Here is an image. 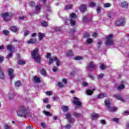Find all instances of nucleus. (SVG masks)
I'll use <instances>...</instances> for the list:
<instances>
[{
  "instance_id": "obj_14",
  "label": "nucleus",
  "mask_w": 129,
  "mask_h": 129,
  "mask_svg": "<svg viewBox=\"0 0 129 129\" xmlns=\"http://www.w3.org/2000/svg\"><path fill=\"white\" fill-rule=\"evenodd\" d=\"M37 39L36 38H31L27 41V44H36Z\"/></svg>"
},
{
  "instance_id": "obj_61",
  "label": "nucleus",
  "mask_w": 129,
  "mask_h": 129,
  "mask_svg": "<svg viewBox=\"0 0 129 129\" xmlns=\"http://www.w3.org/2000/svg\"><path fill=\"white\" fill-rule=\"evenodd\" d=\"M92 36L94 38H96V36H97V34L96 33L94 32V33H93Z\"/></svg>"
},
{
  "instance_id": "obj_42",
  "label": "nucleus",
  "mask_w": 129,
  "mask_h": 129,
  "mask_svg": "<svg viewBox=\"0 0 129 129\" xmlns=\"http://www.w3.org/2000/svg\"><path fill=\"white\" fill-rule=\"evenodd\" d=\"M3 33L6 36H8L9 34H10V32H9V31L7 30H3Z\"/></svg>"
},
{
  "instance_id": "obj_16",
  "label": "nucleus",
  "mask_w": 129,
  "mask_h": 129,
  "mask_svg": "<svg viewBox=\"0 0 129 129\" xmlns=\"http://www.w3.org/2000/svg\"><path fill=\"white\" fill-rule=\"evenodd\" d=\"M81 12H85L86 11V5H82L79 8Z\"/></svg>"
},
{
  "instance_id": "obj_55",
  "label": "nucleus",
  "mask_w": 129,
  "mask_h": 129,
  "mask_svg": "<svg viewBox=\"0 0 129 129\" xmlns=\"http://www.w3.org/2000/svg\"><path fill=\"white\" fill-rule=\"evenodd\" d=\"M112 120H113V121H115V122H117V123L118 122V118H113L112 119Z\"/></svg>"
},
{
  "instance_id": "obj_37",
  "label": "nucleus",
  "mask_w": 129,
  "mask_h": 129,
  "mask_svg": "<svg viewBox=\"0 0 129 129\" xmlns=\"http://www.w3.org/2000/svg\"><path fill=\"white\" fill-rule=\"evenodd\" d=\"M53 29L55 32H61V28L60 27H55L53 28Z\"/></svg>"
},
{
  "instance_id": "obj_40",
  "label": "nucleus",
  "mask_w": 129,
  "mask_h": 129,
  "mask_svg": "<svg viewBox=\"0 0 129 129\" xmlns=\"http://www.w3.org/2000/svg\"><path fill=\"white\" fill-rule=\"evenodd\" d=\"M13 57V51H11L9 54L7 56V59H9V58H12Z\"/></svg>"
},
{
  "instance_id": "obj_31",
  "label": "nucleus",
  "mask_w": 129,
  "mask_h": 129,
  "mask_svg": "<svg viewBox=\"0 0 129 129\" xmlns=\"http://www.w3.org/2000/svg\"><path fill=\"white\" fill-rule=\"evenodd\" d=\"M106 94H100L98 95V98H104V97H106Z\"/></svg>"
},
{
  "instance_id": "obj_30",
  "label": "nucleus",
  "mask_w": 129,
  "mask_h": 129,
  "mask_svg": "<svg viewBox=\"0 0 129 129\" xmlns=\"http://www.w3.org/2000/svg\"><path fill=\"white\" fill-rule=\"evenodd\" d=\"M61 109H62V111H63V112H66L68 111V110H69V108H68V107L66 106H63L61 108Z\"/></svg>"
},
{
  "instance_id": "obj_62",
  "label": "nucleus",
  "mask_w": 129,
  "mask_h": 129,
  "mask_svg": "<svg viewBox=\"0 0 129 129\" xmlns=\"http://www.w3.org/2000/svg\"><path fill=\"white\" fill-rule=\"evenodd\" d=\"M41 126H42V127H46V123H41Z\"/></svg>"
},
{
  "instance_id": "obj_17",
  "label": "nucleus",
  "mask_w": 129,
  "mask_h": 129,
  "mask_svg": "<svg viewBox=\"0 0 129 129\" xmlns=\"http://www.w3.org/2000/svg\"><path fill=\"white\" fill-rule=\"evenodd\" d=\"M73 115L75 117H76L77 118H78L79 117H81L83 116L82 114L75 112L73 113Z\"/></svg>"
},
{
  "instance_id": "obj_60",
  "label": "nucleus",
  "mask_w": 129,
  "mask_h": 129,
  "mask_svg": "<svg viewBox=\"0 0 129 129\" xmlns=\"http://www.w3.org/2000/svg\"><path fill=\"white\" fill-rule=\"evenodd\" d=\"M30 32L29 31H26L24 33V36H28L29 35Z\"/></svg>"
},
{
  "instance_id": "obj_46",
  "label": "nucleus",
  "mask_w": 129,
  "mask_h": 129,
  "mask_svg": "<svg viewBox=\"0 0 129 129\" xmlns=\"http://www.w3.org/2000/svg\"><path fill=\"white\" fill-rule=\"evenodd\" d=\"M103 76H104V75L103 74H100L97 76V79H101V78H102Z\"/></svg>"
},
{
  "instance_id": "obj_64",
  "label": "nucleus",
  "mask_w": 129,
  "mask_h": 129,
  "mask_svg": "<svg viewBox=\"0 0 129 129\" xmlns=\"http://www.w3.org/2000/svg\"><path fill=\"white\" fill-rule=\"evenodd\" d=\"M26 129H33V126H32V125L28 126L27 127Z\"/></svg>"
},
{
  "instance_id": "obj_47",
  "label": "nucleus",
  "mask_w": 129,
  "mask_h": 129,
  "mask_svg": "<svg viewBox=\"0 0 129 129\" xmlns=\"http://www.w3.org/2000/svg\"><path fill=\"white\" fill-rule=\"evenodd\" d=\"M100 12H101V7L98 6L97 9V14H100Z\"/></svg>"
},
{
  "instance_id": "obj_5",
  "label": "nucleus",
  "mask_w": 129,
  "mask_h": 129,
  "mask_svg": "<svg viewBox=\"0 0 129 129\" xmlns=\"http://www.w3.org/2000/svg\"><path fill=\"white\" fill-rule=\"evenodd\" d=\"M55 61L56 62V66H57V67H59L60 66V64H61V62L59 60V58L57 57V56H54L53 58H49L48 60V65H51L53 63V61Z\"/></svg>"
},
{
  "instance_id": "obj_3",
  "label": "nucleus",
  "mask_w": 129,
  "mask_h": 129,
  "mask_svg": "<svg viewBox=\"0 0 129 129\" xmlns=\"http://www.w3.org/2000/svg\"><path fill=\"white\" fill-rule=\"evenodd\" d=\"M114 44L113 41V36L112 34L107 35L106 37V41L105 42V45L106 46H111Z\"/></svg>"
},
{
  "instance_id": "obj_26",
  "label": "nucleus",
  "mask_w": 129,
  "mask_h": 129,
  "mask_svg": "<svg viewBox=\"0 0 129 129\" xmlns=\"http://www.w3.org/2000/svg\"><path fill=\"white\" fill-rule=\"evenodd\" d=\"M10 30L12 32H18V28H17V27L16 26H11L10 27Z\"/></svg>"
},
{
  "instance_id": "obj_57",
  "label": "nucleus",
  "mask_w": 129,
  "mask_h": 129,
  "mask_svg": "<svg viewBox=\"0 0 129 129\" xmlns=\"http://www.w3.org/2000/svg\"><path fill=\"white\" fill-rule=\"evenodd\" d=\"M71 127V125H70V124H68L66 126V128H67V129H70Z\"/></svg>"
},
{
  "instance_id": "obj_51",
  "label": "nucleus",
  "mask_w": 129,
  "mask_h": 129,
  "mask_svg": "<svg viewBox=\"0 0 129 129\" xmlns=\"http://www.w3.org/2000/svg\"><path fill=\"white\" fill-rule=\"evenodd\" d=\"M46 95H52V92L50 91H48L46 92H45Z\"/></svg>"
},
{
  "instance_id": "obj_22",
  "label": "nucleus",
  "mask_w": 129,
  "mask_h": 129,
  "mask_svg": "<svg viewBox=\"0 0 129 129\" xmlns=\"http://www.w3.org/2000/svg\"><path fill=\"white\" fill-rule=\"evenodd\" d=\"M18 64L19 65H25V64H26V60L24 59H20L18 61Z\"/></svg>"
},
{
  "instance_id": "obj_49",
  "label": "nucleus",
  "mask_w": 129,
  "mask_h": 129,
  "mask_svg": "<svg viewBox=\"0 0 129 129\" xmlns=\"http://www.w3.org/2000/svg\"><path fill=\"white\" fill-rule=\"evenodd\" d=\"M88 77H89V78H91L92 79V80H94V77H93L92 76V75L90 74H89L88 75Z\"/></svg>"
},
{
  "instance_id": "obj_6",
  "label": "nucleus",
  "mask_w": 129,
  "mask_h": 129,
  "mask_svg": "<svg viewBox=\"0 0 129 129\" xmlns=\"http://www.w3.org/2000/svg\"><path fill=\"white\" fill-rule=\"evenodd\" d=\"M77 17V16H76V14L74 13H72L70 16V23L72 27H74L75 25H76L75 19H76Z\"/></svg>"
},
{
  "instance_id": "obj_36",
  "label": "nucleus",
  "mask_w": 129,
  "mask_h": 129,
  "mask_svg": "<svg viewBox=\"0 0 129 129\" xmlns=\"http://www.w3.org/2000/svg\"><path fill=\"white\" fill-rule=\"evenodd\" d=\"M96 5V4H95V3H94V2H90L89 7H90V8H94V7H95Z\"/></svg>"
},
{
  "instance_id": "obj_53",
  "label": "nucleus",
  "mask_w": 129,
  "mask_h": 129,
  "mask_svg": "<svg viewBox=\"0 0 129 129\" xmlns=\"http://www.w3.org/2000/svg\"><path fill=\"white\" fill-rule=\"evenodd\" d=\"M5 129H11V126L8 124H6L5 126Z\"/></svg>"
},
{
  "instance_id": "obj_10",
  "label": "nucleus",
  "mask_w": 129,
  "mask_h": 129,
  "mask_svg": "<svg viewBox=\"0 0 129 129\" xmlns=\"http://www.w3.org/2000/svg\"><path fill=\"white\" fill-rule=\"evenodd\" d=\"M125 24V21L124 18H120L116 22V26L119 27V26H122Z\"/></svg>"
},
{
  "instance_id": "obj_12",
  "label": "nucleus",
  "mask_w": 129,
  "mask_h": 129,
  "mask_svg": "<svg viewBox=\"0 0 129 129\" xmlns=\"http://www.w3.org/2000/svg\"><path fill=\"white\" fill-rule=\"evenodd\" d=\"M99 117V115L96 113H92L91 114V118L92 120H95Z\"/></svg>"
},
{
  "instance_id": "obj_58",
  "label": "nucleus",
  "mask_w": 129,
  "mask_h": 129,
  "mask_svg": "<svg viewBox=\"0 0 129 129\" xmlns=\"http://www.w3.org/2000/svg\"><path fill=\"white\" fill-rule=\"evenodd\" d=\"M62 82L64 84H66L67 83V79L63 78L62 79Z\"/></svg>"
},
{
  "instance_id": "obj_8",
  "label": "nucleus",
  "mask_w": 129,
  "mask_h": 129,
  "mask_svg": "<svg viewBox=\"0 0 129 129\" xmlns=\"http://www.w3.org/2000/svg\"><path fill=\"white\" fill-rule=\"evenodd\" d=\"M66 117L67 118L68 122H70V123H72V122H74L75 121V119H74V118H72V116L70 112L67 113Z\"/></svg>"
},
{
  "instance_id": "obj_13",
  "label": "nucleus",
  "mask_w": 129,
  "mask_h": 129,
  "mask_svg": "<svg viewBox=\"0 0 129 129\" xmlns=\"http://www.w3.org/2000/svg\"><path fill=\"white\" fill-rule=\"evenodd\" d=\"M74 103H75V105H77L78 106H81L82 103L81 102L78 100V98L75 97H74Z\"/></svg>"
},
{
  "instance_id": "obj_63",
  "label": "nucleus",
  "mask_w": 129,
  "mask_h": 129,
  "mask_svg": "<svg viewBox=\"0 0 129 129\" xmlns=\"http://www.w3.org/2000/svg\"><path fill=\"white\" fill-rule=\"evenodd\" d=\"M102 44V41L99 40V41L98 42V43H97V44L98 46H100Z\"/></svg>"
},
{
  "instance_id": "obj_19",
  "label": "nucleus",
  "mask_w": 129,
  "mask_h": 129,
  "mask_svg": "<svg viewBox=\"0 0 129 129\" xmlns=\"http://www.w3.org/2000/svg\"><path fill=\"white\" fill-rule=\"evenodd\" d=\"M44 36L45 34L44 33L40 32L38 34V40H39V41H42Z\"/></svg>"
},
{
  "instance_id": "obj_21",
  "label": "nucleus",
  "mask_w": 129,
  "mask_h": 129,
  "mask_svg": "<svg viewBox=\"0 0 129 129\" xmlns=\"http://www.w3.org/2000/svg\"><path fill=\"white\" fill-rule=\"evenodd\" d=\"M7 49L9 50V51H11V52H13V50L15 49V47L12 45H8L7 46Z\"/></svg>"
},
{
  "instance_id": "obj_56",
  "label": "nucleus",
  "mask_w": 129,
  "mask_h": 129,
  "mask_svg": "<svg viewBox=\"0 0 129 129\" xmlns=\"http://www.w3.org/2000/svg\"><path fill=\"white\" fill-rule=\"evenodd\" d=\"M48 101H49V100L47 98L43 99V102L44 103H48Z\"/></svg>"
},
{
  "instance_id": "obj_9",
  "label": "nucleus",
  "mask_w": 129,
  "mask_h": 129,
  "mask_svg": "<svg viewBox=\"0 0 129 129\" xmlns=\"http://www.w3.org/2000/svg\"><path fill=\"white\" fill-rule=\"evenodd\" d=\"M96 68V66H95V64L93 63V61H91L88 64V66L86 67V69L87 70H90V71H92V70H94Z\"/></svg>"
},
{
  "instance_id": "obj_50",
  "label": "nucleus",
  "mask_w": 129,
  "mask_h": 129,
  "mask_svg": "<svg viewBox=\"0 0 129 129\" xmlns=\"http://www.w3.org/2000/svg\"><path fill=\"white\" fill-rule=\"evenodd\" d=\"M52 71L53 72H57L58 71V68L56 67H53L52 68Z\"/></svg>"
},
{
  "instance_id": "obj_2",
  "label": "nucleus",
  "mask_w": 129,
  "mask_h": 129,
  "mask_svg": "<svg viewBox=\"0 0 129 129\" xmlns=\"http://www.w3.org/2000/svg\"><path fill=\"white\" fill-rule=\"evenodd\" d=\"M18 116L26 117V116H30V112L27 110V109L24 106H21L20 108V110L17 112Z\"/></svg>"
},
{
  "instance_id": "obj_35",
  "label": "nucleus",
  "mask_w": 129,
  "mask_h": 129,
  "mask_svg": "<svg viewBox=\"0 0 129 129\" xmlns=\"http://www.w3.org/2000/svg\"><path fill=\"white\" fill-rule=\"evenodd\" d=\"M41 8H42V5L41 4H39L38 6H36L35 10L36 11H40Z\"/></svg>"
},
{
  "instance_id": "obj_33",
  "label": "nucleus",
  "mask_w": 129,
  "mask_h": 129,
  "mask_svg": "<svg viewBox=\"0 0 129 129\" xmlns=\"http://www.w3.org/2000/svg\"><path fill=\"white\" fill-rule=\"evenodd\" d=\"M110 7H111V4L110 3H106L103 4L104 8H110Z\"/></svg>"
},
{
  "instance_id": "obj_41",
  "label": "nucleus",
  "mask_w": 129,
  "mask_h": 129,
  "mask_svg": "<svg viewBox=\"0 0 129 129\" xmlns=\"http://www.w3.org/2000/svg\"><path fill=\"white\" fill-rule=\"evenodd\" d=\"M100 68L101 69V70H104L105 68H106V67L104 65L103 63H101L100 66Z\"/></svg>"
},
{
  "instance_id": "obj_15",
  "label": "nucleus",
  "mask_w": 129,
  "mask_h": 129,
  "mask_svg": "<svg viewBox=\"0 0 129 129\" xmlns=\"http://www.w3.org/2000/svg\"><path fill=\"white\" fill-rule=\"evenodd\" d=\"M0 79H2L3 80L5 79V74H4V72H3V69L1 67H0Z\"/></svg>"
},
{
  "instance_id": "obj_34",
  "label": "nucleus",
  "mask_w": 129,
  "mask_h": 129,
  "mask_svg": "<svg viewBox=\"0 0 129 129\" xmlns=\"http://www.w3.org/2000/svg\"><path fill=\"white\" fill-rule=\"evenodd\" d=\"M14 93H9L8 94V97L9 99H13V98H14Z\"/></svg>"
},
{
  "instance_id": "obj_39",
  "label": "nucleus",
  "mask_w": 129,
  "mask_h": 129,
  "mask_svg": "<svg viewBox=\"0 0 129 129\" xmlns=\"http://www.w3.org/2000/svg\"><path fill=\"white\" fill-rule=\"evenodd\" d=\"M41 26L42 27H47V26H48V23L45 21H43L41 22Z\"/></svg>"
},
{
  "instance_id": "obj_23",
  "label": "nucleus",
  "mask_w": 129,
  "mask_h": 129,
  "mask_svg": "<svg viewBox=\"0 0 129 129\" xmlns=\"http://www.w3.org/2000/svg\"><path fill=\"white\" fill-rule=\"evenodd\" d=\"M34 80L36 83H40V82H41V80L40 79V78L38 77L37 76L34 77Z\"/></svg>"
},
{
  "instance_id": "obj_20",
  "label": "nucleus",
  "mask_w": 129,
  "mask_h": 129,
  "mask_svg": "<svg viewBox=\"0 0 129 129\" xmlns=\"http://www.w3.org/2000/svg\"><path fill=\"white\" fill-rule=\"evenodd\" d=\"M95 90V89H93L92 90H86V94L88 95H92V93H93V91Z\"/></svg>"
},
{
  "instance_id": "obj_4",
  "label": "nucleus",
  "mask_w": 129,
  "mask_h": 129,
  "mask_svg": "<svg viewBox=\"0 0 129 129\" xmlns=\"http://www.w3.org/2000/svg\"><path fill=\"white\" fill-rule=\"evenodd\" d=\"M105 105H106V106H107L108 110L110 112H114L116 111V110H117V108H116L115 107L110 106V102L109 101V100H108V99H106L105 100Z\"/></svg>"
},
{
  "instance_id": "obj_38",
  "label": "nucleus",
  "mask_w": 129,
  "mask_h": 129,
  "mask_svg": "<svg viewBox=\"0 0 129 129\" xmlns=\"http://www.w3.org/2000/svg\"><path fill=\"white\" fill-rule=\"evenodd\" d=\"M29 5L30 7L33 8V7H35V6H36V3H35V2L33 1H31L29 3Z\"/></svg>"
},
{
  "instance_id": "obj_24",
  "label": "nucleus",
  "mask_w": 129,
  "mask_h": 129,
  "mask_svg": "<svg viewBox=\"0 0 129 129\" xmlns=\"http://www.w3.org/2000/svg\"><path fill=\"white\" fill-rule=\"evenodd\" d=\"M128 4L126 2H124L121 4V6L122 8H124L125 9L127 8Z\"/></svg>"
},
{
  "instance_id": "obj_52",
  "label": "nucleus",
  "mask_w": 129,
  "mask_h": 129,
  "mask_svg": "<svg viewBox=\"0 0 129 129\" xmlns=\"http://www.w3.org/2000/svg\"><path fill=\"white\" fill-rule=\"evenodd\" d=\"M58 87H59L60 88H62V87H63V86H64V85H63V83H58Z\"/></svg>"
},
{
  "instance_id": "obj_59",
  "label": "nucleus",
  "mask_w": 129,
  "mask_h": 129,
  "mask_svg": "<svg viewBox=\"0 0 129 129\" xmlns=\"http://www.w3.org/2000/svg\"><path fill=\"white\" fill-rule=\"evenodd\" d=\"M82 85L84 87H85V86H87V85H88V84H87V82H84L83 83H82Z\"/></svg>"
},
{
  "instance_id": "obj_32",
  "label": "nucleus",
  "mask_w": 129,
  "mask_h": 129,
  "mask_svg": "<svg viewBox=\"0 0 129 129\" xmlns=\"http://www.w3.org/2000/svg\"><path fill=\"white\" fill-rule=\"evenodd\" d=\"M40 73L42 74V75H43V76H46V70H45L44 69H42L40 70Z\"/></svg>"
},
{
  "instance_id": "obj_27",
  "label": "nucleus",
  "mask_w": 129,
  "mask_h": 129,
  "mask_svg": "<svg viewBox=\"0 0 129 129\" xmlns=\"http://www.w3.org/2000/svg\"><path fill=\"white\" fill-rule=\"evenodd\" d=\"M82 59H83V57L80 56H77L73 58V60H75L76 61L82 60Z\"/></svg>"
},
{
  "instance_id": "obj_1",
  "label": "nucleus",
  "mask_w": 129,
  "mask_h": 129,
  "mask_svg": "<svg viewBox=\"0 0 129 129\" xmlns=\"http://www.w3.org/2000/svg\"><path fill=\"white\" fill-rule=\"evenodd\" d=\"M32 59H34L37 63H40L41 61V55L39 54V48H36L31 52Z\"/></svg>"
},
{
  "instance_id": "obj_7",
  "label": "nucleus",
  "mask_w": 129,
  "mask_h": 129,
  "mask_svg": "<svg viewBox=\"0 0 129 129\" xmlns=\"http://www.w3.org/2000/svg\"><path fill=\"white\" fill-rule=\"evenodd\" d=\"M13 16L12 14L5 13L2 15V17L4 21H10L11 17Z\"/></svg>"
},
{
  "instance_id": "obj_25",
  "label": "nucleus",
  "mask_w": 129,
  "mask_h": 129,
  "mask_svg": "<svg viewBox=\"0 0 129 129\" xmlns=\"http://www.w3.org/2000/svg\"><path fill=\"white\" fill-rule=\"evenodd\" d=\"M115 97L116 98H117L118 100H120V101H122V102H124V100L123 99V98H122V97H121V96H120V95H115Z\"/></svg>"
},
{
  "instance_id": "obj_43",
  "label": "nucleus",
  "mask_w": 129,
  "mask_h": 129,
  "mask_svg": "<svg viewBox=\"0 0 129 129\" xmlns=\"http://www.w3.org/2000/svg\"><path fill=\"white\" fill-rule=\"evenodd\" d=\"M72 5H67L65 7V10H70L73 8Z\"/></svg>"
},
{
  "instance_id": "obj_54",
  "label": "nucleus",
  "mask_w": 129,
  "mask_h": 129,
  "mask_svg": "<svg viewBox=\"0 0 129 129\" xmlns=\"http://www.w3.org/2000/svg\"><path fill=\"white\" fill-rule=\"evenodd\" d=\"M84 37L85 38H89V37H90V34L89 33H86L85 34Z\"/></svg>"
},
{
  "instance_id": "obj_28",
  "label": "nucleus",
  "mask_w": 129,
  "mask_h": 129,
  "mask_svg": "<svg viewBox=\"0 0 129 129\" xmlns=\"http://www.w3.org/2000/svg\"><path fill=\"white\" fill-rule=\"evenodd\" d=\"M67 55L68 57H72V56L74 55V53H73V51L69 50L68 51Z\"/></svg>"
},
{
  "instance_id": "obj_48",
  "label": "nucleus",
  "mask_w": 129,
  "mask_h": 129,
  "mask_svg": "<svg viewBox=\"0 0 129 129\" xmlns=\"http://www.w3.org/2000/svg\"><path fill=\"white\" fill-rule=\"evenodd\" d=\"M43 113L45 114L46 115H50V116H52V114L50 113V112L46 111H43Z\"/></svg>"
},
{
  "instance_id": "obj_11",
  "label": "nucleus",
  "mask_w": 129,
  "mask_h": 129,
  "mask_svg": "<svg viewBox=\"0 0 129 129\" xmlns=\"http://www.w3.org/2000/svg\"><path fill=\"white\" fill-rule=\"evenodd\" d=\"M8 74L10 79H13L15 78V74H14V70L13 69H8Z\"/></svg>"
},
{
  "instance_id": "obj_45",
  "label": "nucleus",
  "mask_w": 129,
  "mask_h": 129,
  "mask_svg": "<svg viewBox=\"0 0 129 129\" xmlns=\"http://www.w3.org/2000/svg\"><path fill=\"white\" fill-rule=\"evenodd\" d=\"M124 88V85H120L118 86L117 88L118 90H121V89H123Z\"/></svg>"
},
{
  "instance_id": "obj_18",
  "label": "nucleus",
  "mask_w": 129,
  "mask_h": 129,
  "mask_svg": "<svg viewBox=\"0 0 129 129\" xmlns=\"http://www.w3.org/2000/svg\"><path fill=\"white\" fill-rule=\"evenodd\" d=\"M82 22L84 24L85 23H88L89 22V19L87 18V16H83Z\"/></svg>"
},
{
  "instance_id": "obj_44",
  "label": "nucleus",
  "mask_w": 129,
  "mask_h": 129,
  "mask_svg": "<svg viewBox=\"0 0 129 129\" xmlns=\"http://www.w3.org/2000/svg\"><path fill=\"white\" fill-rule=\"evenodd\" d=\"M92 42H93V40L91 38H88L87 40V44H91V43H92Z\"/></svg>"
},
{
  "instance_id": "obj_29",
  "label": "nucleus",
  "mask_w": 129,
  "mask_h": 129,
  "mask_svg": "<svg viewBox=\"0 0 129 129\" xmlns=\"http://www.w3.org/2000/svg\"><path fill=\"white\" fill-rule=\"evenodd\" d=\"M15 86L16 87H20V86H22V83H21V81H17L15 84Z\"/></svg>"
}]
</instances>
